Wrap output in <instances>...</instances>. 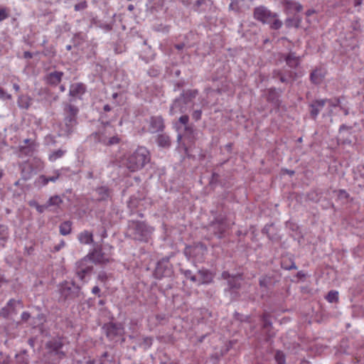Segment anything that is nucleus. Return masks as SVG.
Returning <instances> with one entry per match:
<instances>
[{"label": "nucleus", "instance_id": "63", "mask_svg": "<svg viewBox=\"0 0 364 364\" xmlns=\"http://www.w3.org/2000/svg\"><path fill=\"white\" fill-rule=\"evenodd\" d=\"M15 301L14 300H10L8 303V304L10 306V305H12L13 303H14Z\"/></svg>", "mask_w": 364, "mask_h": 364}, {"label": "nucleus", "instance_id": "42", "mask_svg": "<svg viewBox=\"0 0 364 364\" xmlns=\"http://www.w3.org/2000/svg\"><path fill=\"white\" fill-rule=\"evenodd\" d=\"M87 7V4L85 2H82V3H80V4H77L75 6V11H79V10H82V9H84Z\"/></svg>", "mask_w": 364, "mask_h": 364}, {"label": "nucleus", "instance_id": "30", "mask_svg": "<svg viewBox=\"0 0 364 364\" xmlns=\"http://www.w3.org/2000/svg\"><path fill=\"white\" fill-rule=\"evenodd\" d=\"M30 206L36 208L37 211L40 213H42L44 212L46 209H47L46 205H39L36 200H31L29 202Z\"/></svg>", "mask_w": 364, "mask_h": 364}, {"label": "nucleus", "instance_id": "8", "mask_svg": "<svg viewBox=\"0 0 364 364\" xmlns=\"http://www.w3.org/2000/svg\"><path fill=\"white\" fill-rule=\"evenodd\" d=\"M38 144L35 139H26L18 147L20 156H32L37 149Z\"/></svg>", "mask_w": 364, "mask_h": 364}, {"label": "nucleus", "instance_id": "54", "mask_svg": "<svg viewBox=\"0 0 364 364\" xmlns=\"http://www.w3.org/2000/svg\"><path fill=\"white\" fill-rule=\"evenodd\" d=\"M176 48L178 49V50H181L184 47V44L181 43V44H177L175 46Z\"/></svg>", "mask_w": 364, "mask_h": 364}, {"label": "nucleus", "instance_id": "21", "mask_svg": "<svg viewBox=\"0 0 364 364\" xmlns=\"http://www.w3.org/2000/svg\"><path fill=\"white\" fill-rule=\"evenodd\" d=\"M98 195V199L105 200L109 197V189L106 186H102L96 189Z\"/></svg>", "mask_w": 364, "mask_h": 364}, {"label": "nucleus", "instance_id": "59", "mask_svg": "<svg viewBox=\"0 0 364 364\" xmlns=\"http://www.w3.org/2000/svg\"><path fill=\"white\" fill-rule=\"evenodd\" d=\"M60 90L61 92H64V91L65 90V85H60Z\"/></svg>", "mask_w": 364, "mask_h": 364}, {"label": "nucleus", "instance_id": "64", "mask_svg": "<svg viewBox=\"0 0 364 364\" xmlns=\"http://www.w3.org/2000/svg\"><path fill=\"white\" fill-rule=\"evenodd\" d=\"M71 48H72V47H71V46H70V45H69V46H66V49H67L68 50H71Z\"/></svg>", "mask_w": 364, "mask_h": 364}, {"label": "nucleus", "instance_id": "40", "mask_svg": "<svg viewBox=\"0 0 364 364\" xmlns=\"http://www.w3.org/2000/svg\"><path fill=\"white\" fill-rule=\"evenodd\" d=\"M281 264H282V267L285 269H291L296 268L294 262H291V264H286V262H284V259L282 261Z\"/></svg>", "mask_w": 364, "mask_h": 364}, {"label": "nucleus", "instance_id": "23", "mask_svg": "<svg viewBox=\"0 0 364 364\" xmlns=\"http://www.w3.org/2000/svg\"><path fill=\"white\" fill-rule=\"evenodd\" d=\"M60 232L63 235H68L71 232L72 223L70 221H65L60 225Z\"/></svg>", "mask_w": 364, "mask_h": 364}, {"label": "nucleus", "instance_id": "34", "mask_svg": "<svg viewBox=\"0 0 364 364\" xmlns=\"http://www.w3.org/2000/svg\"><path fill=\"white\" fill-rule=\"evenodd\" d=\"M275 359L278 364H284V362H285L284 355L282 352H280V351L277 352V353L275 355Z\"/></svg>", "mask_w": 364, "mask_h": 364}, {"label": "nucleus", "instance_id": "17", "mask_svg": "<svg viewBox=\"0 0 364 364\" xmlns=\"http://www.w3.org/2000/svg\"><path fill=\"white\" fill-rule=\"evenodd\" d=\"M157 144L162 148H168L171 144L170 137L166 134H159L156 139Z\"/></svg>", "mask_w": 364, "mask_h": 364}, {"label": "nucleus", "instance_id": "57", "mask_svg": "<svg viewBox=\"0 0 364 364\" xmlns=\"http://www.w3.org/2000/svg\"><path fill=\"white\" fill-rule=\"evenodd\" d=\"M127 9H128L129 11H132L134 10V6L132 4H129L128 6Z\"/></svg>", "mask_w": 364, "mask_h": 364}, {"label": "nucleus", "instance_id": "29", "mask_svg": "<svg viewBox=\"0 0 364 364\" xmlns=\"http://www.w3.org/2000/svg\"><path fill=\"white\" fill-rule=\"evenodd\" d=\"M9 17V9L5 6L0 7V22Z\"/></svg>", "mask_w": 364, "mask_h": 364}, {"label": "nucleus", "instance_id": "11", "mask_svg": "<svg viewBox=\"0 0 364 364\" xmlns=\"http://www.w3.org/2000/svg\"><path fill=\"white\" fill-rule=\"evenodd\" d=\"M213 279V274L208 270H200L196 275L191 277V281L197 282L198 284H208Z\"/></svg>", "mask_w": 364, "mask_h": 364}, {"label": "nucleus", "instance_id": "36", "mask_svg": "<svg viewBox=\"0 0 364 364\" xmlns=\"http://www.w3.org/2000/svg\"><path fill=\"white\" fill-rule=\"evenodd\" d=\"M299 21L295 20V19L288 18L286 21V25L288 27H291V26L298 27L299 26Z\"/></svg>", "mask_w": 364, "mask_h": 364}, {"label": "nucleus", "instance_id": "26", "mask_svg": "<svg viewBox=\"0 0 364 364\" xmlns=\"http://www.w3.org/2000/svg\"><path fill=\"white\" fill-rule=\"evenodd\" d=\"M65 153V151L62 149L54 151L49 155L48 159L50 161H55L57 159L63 157Z\"/></svg>", "mask_w": 364, "mask_h": 364}, {"label": "nucleus", "instance_id": "16", "mask_svg": "<svg viewBox=\"0 0 364 364\" xmlns=\"http://www.w3.org/2000/svg\"><path fill=\"white\" fill-rule=\"evenodd\" d=\"M80 243L91 244L93 242V235L88 230L81 232L77 237Z\"/></svg>", "mask_w": 364, "mask_h": 364}, {"label": "nucleus", "instance_id": "37", "mask_svg": "<svg viewBox=\"0 0 364 364\" xmlns=\"http://www.w3.org/2000/svg\"><path fill=\"white\" fill-rule=\"evenodd\" d=\"M0 99L11 100V95L6 92L3 88L0 87Z\"/></svg>", "mask_w": 364, "mask_h": 364}, {"label": "nucleus", "instance_id": "58", "mask_svg": "<svg viewBox=\"0 0 364 364\" xmlns=\"http://www.w3.org/2000/svg\"><path fill=\"white\" fill-rule=\"evenodd\" d=\"M186 276L188 279H191V277H193V275H191V272H186Z\"/></svg>", "mask_w": 364, "mask_h": 364}, {"label": "nucleus", "instance_id": "18", "mask_svg": "<svg viewBox=\"0 0 364 364\" xmlns=\"http://www.w3.org/2000/svg\"><path fill=\"white\" fill-rule=\"evenodd\" d=\"M210 228L212 229L214 231V233L220 237L225 232V227L223 222H215L210 225Z\"/></svg>", "mask_w": 364, "mask_h": 364}, {"label": "nucleus", "instance_id": "51", "mask_svg": "<svg viewBox=\"0 0 364 364\" xmlns=\"http://www.w3.org/2000/svg\"><path fill=\"white\" fill-rule=\"evenodd\" d=\"M363 0H354L353 4L354 6H359L362 4Z\"/></svg>", "mask_w": 364, "mask_h": 364}, {"label": "nucleus", "instance_id": "50", "mask_svg": "<svg viewBox=\"0 0 364 364\" xmlns=\"http://www.w3.org/2000/svg\"><path fill=\"white\" fill-rule=\"evenodd\" d=\"M259 284H260V286H262V287L267 286V279L265 277L260 279Z\"/></svg>", "mask_w": 364, "mask_h": 364}, {"label": "nucleus", "instance_id": "13", "mask_svg": "<svg viewBox=\"0 0 364 364\" xmlns=\"http://www.w3.org/2000/svg\"><path fill=\"white\" fill-rule=\"evenodd\" d=\"M85 91L86 87L83 83H73L70 86L69 95L72 97L80 98Z\"/></svg>", "mask_w": 364, "mask_h": 364}, {"label": "nucleus", "instance_id": "49", "mask_svg": "<svg viewBox=\"0 0 364 364\" xmlns=\"http://www.w3.org/2000/svg\"><path fill=\"white\" fill-rule=\"evenodd\" d=\"M100 289L97 286L94 287L92 289V292L94 294H98L100 293Z\"/></svg>", "mask_w": 364, "mask_h": 364}, {"label": "nucleus", "instance_id": "41", "mask_svg": "<svg viewBox=\"0 0 364 364\" xmlns=\"http://www.w3.org/2000/svg\"><path fill=\"white\" fill-rule=\"evenodd\" d=\"M97 279L99 281H100L102 283H105L106 281L108 279V276L105 272H101L98 274Z\"/></svg>", "mask_w": 364, "mask_h": 364}, {"label": "nucleus", "instance_id": "19", "mask_svg": "<svg viewBox=\"0 0 364 364\" xmlns=\"http://www.w3.org/2000/svg\"><path fill=\"white\" fill-rule=\"evenodd\" d=\"M284 6L289 11H300L302 9L300 4L291 0H284Z\"/></svg>", "mask_w": 364, "mask_h": 364}, {"label": "nucleus", "instance_id": "38", "mask_svg": "<svg viewBox=\"0 0 364 364\" xmlns=\"http://www.w3.org/2000/svg\"><path fill=\"white\" fill-rule=\"evenodd\" d=\"M202 111L200 109L195 110L192 114V117L196 121L199 120L201 118Z\"/></svg>", "mask_w": 364, "mask_h": 364}, {"label": "nucleus", "instance_id": "12", "mask_svg": "<svg viewBox=\"0 0 364 364\" xmlns=\"http://www.w3.org/2000/svg\"><path fill=\"white\" fill-rule=\"evenodd\" d=\"M64 73L61 71L50 72L45 76V81L48 85L57 86L62 80Z\"/></svg>", "mask_w": 364, "mask_h": 364}, {"label": "nucleus", "instance_id": "48", "mask_svg": "<svg viewBox=\"0 0 364 364\" xmlns=\"http://www.w3.org/2000/svg\"><path fill=\"white\" fill-rule=\"evenodd\" d=\"M23 57L25 58L30 59V58H33V54L31 53H30L29 51H26L23 53Z\"/></svg>", "mask_w": 364, "mask_h": 364}, {"label": "nucleus", "instance_id": "20", "mask_svg": "<svg viewBox=\"0 0 364 364\" xmlns=\"http://www.w3.org/2000/svg\"><path fill=\"white\" fill-rule=\"evenodd\" d=\"M299 58L294 53H290L286 58V62L289 67L296 68L299 64Z\"/></svg>", "mask_w": 364, "mask_h": 364}, {"label": "nucleus", "instance_id": "45", "mask_svg": "<svg viewBox=\"0 0 364 364\" xmlns=\"http://www.w3.org/2000/svg\"><path fill=\"white\" fill-rule=\"evenodd\" d=\"M339 196H343L346 198L349 197V194L345 190H339Z\"/></svg>", "mask_w": 364, "mask_h": 364}, {"label": "nucleus", "instance_id": "53", "mask_svg": "<svg viewBox=\"0 0 364 364\" xmlns=\"http://www.w3.org/2000/svg\"><path fill=\"white\" fill-rule=\"evenodd\" d=\"M103 109L105 111V112H109L112 109H111V107L109 105H105L103 107Z\"/></svg>", "mask_w": 364, "mask_h": 364}, {"label": "nucleus", "instance_id": "61", "mask_svg": "<svg viewBox=\"0 0 364 364\" xmlns=\"http://www.w3.org/2000/svg\"><path fill=\"white\" fill-rule=\"evenodd\" d=\"M324 104H325V101L324 100H320V102H319L320 107L323 106Z\"/></svg>", "mask_w": 364, "mask_h": 364}, {"label": "nucleus", "instance_id": "5", "mask_svg": "<svg viewBox=\"0 0 364 364\" xmlns=\"http://www.w3.org/2000/svg\"><path fill=\"white\" fill-rule=\"evenodd\" d=\"M64 126L62 131L66 135H70L74 130L77 124V116L79 112L78 108L71 104H65L64 109Z\"/></svg>", "mask_w": 364, "mask_h": 364}, {"label": "nucleus", "instance_id": "2", "mask_svg": "<svg viewBox=\"0 0 364 364\" xmlns=\"http://www.w3.org/2000/svg\"><path fill=\"white\" fill-rule=\"evenodd\" d=\"M90 139L95 143L107 146L118 144L121 139L115 132V129L109 123H107L97 132L92 133Z\"/></svg>", "mask_w": 364, "mask_h": 364}, {"label": "nucleus", "instance_id": "4", "mask_svg": "<svg viewBox=\"0 0 364 364\" xmlns=\"http://www.w3.org/2000/svg\"><path fill=\"white\" fill-rule=\"evenodd\" d=\"M254 18L264 24L270 25L272 29H279L282 26V21L277 18L276 13L272 12L264 6L255 7L253 11Z\"/></svg>", "mask_w": 364, "mask_h": 364}, {"label": "nucleus", "instance_id": "14", "mask_svg": "<svg viewBox=\"0 0 364 364\" xmlns=\"http://www.w3.org/2000/svg\"><path fill=\"white\" fill-rule=\"evenodd\" d=\"M63 346V342L60 338H55L48 341L46 347L51 351L55 352L57 354L60 353V349Z\"/></svg>", "mask_w": 364, "mask_h": 364}, {"label": "nucleus", "instance_id": "60", "mask_svg": "<svg viewBox=\"0 0 364 364\" xmlns=\"http://www.w3.org/2000/svg\"><path fill=\"white\" fill-rule=\"evenodd\" d=\"M313 13H314V11H310V10H309V11H308L306 12V15L309 16H310V15H311V14H313Z\"/></svg>", "mask_w": 364, "mask_h": 364}, {"label": "nucleus", "instance_id": "28", "mask_svg": "<svg viewBox=\"0 0 364 364\" xmlns=\"http://www.w3.org/2000/svg\"><path fill=\"white\" fill-rule=\"evenodd\" d=\"M278 93L275 89L268 90L267 100L276 103L278 101Z\"/></svg>", "mask_w": 364, "mask_h": 364}, {"label": "nucleus", "instance_id": "56", "mask_svg": "<svg viewBox=\"0 0 364 364\" xmlns=\"http://www.w3.org/2000/svg\"><path fill=\"white\" fill-rule=\"evenodd\" d=\"M229 8H230V9H231V10H235V9H235V4H234V2H233V1H232V2H231V4H230V6H229Z\"/></svg>", "mask_w": 364, "mask_h": 364}, {"label": "nucleus", "instance_id": "32", "mask_svg": "<svg viewBox=\"0 0 364 364\" xmlns=\"http://www.w3.org/2000/svg\"><path fill=\"white\" fill-rule=\"evenodd\" d=\"M182 102H185V99H183V97H180L174 101V102L171 107V114H174L176 112V109L179 107L181 103Z\"/></svg>", "mask_w": 364, "mask_h": 364}, {"label": "nucleus", "instance_id": "24", "mask_svg": "<svg viewBox=\"0 0 364 364\" xmlns=\"http://www.w3.org/2000/svg\"><path fill=\"white\" fill-rule=\"evenodd\" d=\"M18 105L20 108L28 109L31 105V99L27 96H21L18 100Z\"/></svg>", "mask_w": 364, "mask_h": 364}, {"label": "nucleus", "instance_id": "6", "mask_svg": "<svg viewBox=\"0 0 364 364\" xmlns=\"http://www.w3.org/2000/svg\"><path fill=\"white\" fill-rule=\"evenodd\" d=\"M134 238L136 240L148 242L154 229L144 222L133 221L129 225Z\"/></svg>", "mask_w": 364, "mask_h": 364}, {"label": "nucleus", "instance_id": "62", "mask_svg": "<svg viewBox=\"0 0 364 364\" xmlns=\"http://www.w3.org/2000/svg\"><path fill=\"white\" fill-rule=\"evenodd\" d=\"M145 341H146V342H147V343H149V344H151V338H146V339H145Z\"/></svg>", "mask_w": 364, "mask_h": 364}, {"label": "nucleus", "instance_id": "27", "mask_svg": "<svg viewBox=\"0 0 364 364\" xmlns=\"http://www.w3.org/2000/svg\"><path fill=\"white\" fill-rule=\"evenodd\" d=\"M326 299L329 303H333L337 301L338 299V292L337 291H330L326 296Z\"/></svg>", "mask_w": 364, "mask_h": 364}, {"label": "nucleus", "instance_id": "35", "mask_svg": "<svg viewBox=\"0 0 364 364\" xmlns=\"http://www.w3.org/2000/svg\"><path fill=\"white\" fill-rule=\"evenodd\" d=\"M38 183H39L40 185L41 186H46L48 183V178L46 177V176L44 175H41L38 178V181H37Z\"/></svg>", "mask_w": 364, "mask_h": 364}, {"label": "nucleus", "instance_id": "25", "mask_svg": "<svg viewBox=\"0 0 364 364\" xmlns=\"http://www.w3.org/2000/svg\"><path fill=\"white\" fill-rule=\"evenodd\" d=\"M188 121L189 117L188 115H183L179 118V122L186 126V134L191 135L193 133V129L192 127L187 126Z\"/></svg>", "mask_w": 364, "mask_h": 364}, {"label": "nucleus", "instance_id": "43", "mask_svg": "<svg viewBox=\"0 0 364 364\" xmlns=\"http://www.w3.org/2000/svg\"><path fill=\"white\" fill-rule=\"evenodd\" d=\"M317 78H318L317 71L314 70L311 74V81L314 83L316 84L317 83Z\"/></svg>", "mask_w": 364, "mask_h": 364}, {"label": "nucleus", "instance_id": "52", "mask_svg": "<svg viewBox=\"0 0 364 364\" xmlns=\"http://www.w3.org/2000/svg\"><path fill=\"white\" fill-rule=\"evenodd\" d=\"M13 87L16 92H18L20 90V86L17 83H13Z\"/></svg>", "mask_w": 364, "mask_h": 364}, {"label": "nucleus", "instance_id": "31", "mask_svg": "<svg viewBox=\"0 0 364 364\" xmlns=\"http://www.w3.org/2000/svg\"><path fill=\"white\" fill-rule=\"evenodd\" d=\"M274 226L273 224H270V225H266L264 226V228H263L262 230V232L263 233H265L267 235V236L271 239V240H273L274 239V236H272L271 235V232H273L274 230Z\"/></svg>", "mask_w": 364, "mask_h": 364}, {"label": "nucleus", "instance_id": "3", "mask_svg": "<svg viewBox=\"0 0 364 364\" xmlns=\"http://www.w3.org/2000/svg\"><path fill=\"white\" fill-rule=\"evenodd\" d=\"M150 161L149 151L143 146L136 149L134 152L127 156L124 166L132 172L141 169Z\"/></svg>", "mask_w": 364, "mask_h": 364}, {"label": "nucleus", "instance_id": "9", "mask_svg": "<svg viewBox=\"0 0 364 364\" xmlns=\"http://www.w3.org/2000/svg\"><path fill=\"white\" fill-rule=\"evenodd\" d=\"M148 123V132L152 134L162 132L165 128L164 121L161 116L151 117Z\"/></svg>", "mask_w": 364, "mask_h": 364}, {"label": "nucleus", "instance_id": "39", "mask_svg": "<svg viewBox=\"0 0 364 364\" xmlns=\"http://www.w3.org/2000/svg\"><path fill=\"white\" fill-rule=\"evenodd\" d=\"M60 172L59 171H55L54 172V175L50 176V177H48V182H55L60 177Z\"/></svg>", "mask_w": 364, "mask_h": 364}, {"label": "nucleus", "instance_id": "55", "mask_svg": "<svg viewBox=\"0 0 364 364\" xmlns=\"http://www.w3.org/2000/svg\"><path fill=\"white\" fill-rule=\"evenodd\" d=\"M225 148H226V149L228 151H231V150H232V144L230 143V144H226Z\"/></svg>", "mask_w": 364, "mask_h": 364}, {"label": "nucleus", "instance_id": "15", "mask_svg": "<svg viewBox=\"0 0 364 364\" xmlns=\"http://www.w3.org/2000/svg\"><path fill=\"white\" fill-rule=\"evenodd\" d=\"M223 277L228 280V284L231 288L239 287V284H237V282L242 279V276L240 274L230 276L227 272H224L223 273Z\"/></svg>", "mask_w": 364, "mask_h": 364}, {"label": "nucleus", "instance_id": "1", "mask_svg": "<svg viewBox=\"0 0 364 364\" xmlns=\"http://www.w3.org/2000/svg\"><path fill=\"white\" fill-rule=\"evenodd\" d=\"M108 261L104 252H91L85 259L77 263L76 274L83 284L87 283L92 272V262L105 263Z\"/></svg>", "mask_w": 364, "mask_h": 364}, {"label": "nucleus", "instance_id": "47", "mask_svg": "<svg viewBox=\"0 0 364 364\" xmlns=\"http://www.w3.org/2000/svg\"><path fill=\"white\" fill-rule=\"evenodd\" d=\"M30 317V314L28 312H23L21 314V318L24 321H27Z\"/></svg>", "mask_w": 364, "mask_h": 364}, {"label": "nucleus", "instance_id": "44", "mask_svg": "<svg viewBox=\"0 0 364 364\" xmlns=\"http://www.w3.org/2000/svg\"><path fill=\"white\" fill-rule=\"evenodd\" d=\"M264 326L265 328H267L269 325H270V321H269V318L267 315H264L262 318Z\"/></svg>", "mask_w": 364, "mask_h": 364}, {"label": "nucleus", "instance_id": "33", "mask_svg": "<svg viewBox=\"0 0 364 364\" xmlns=\"http://www.w3.org/2000/svg\"><path fill=\"white\" fill-rule=\"evenodd\" d=\"M210 2V0H197L194 4L196 11H200L203 9L202 6L204 4H208Z\"/></svg>", "mask_w": 364, "mask_h": 364}, {"label": "nucleus", "instance_id": "10", "mask_svg": "<svg viewBox=\"0 0 364 364\" xmlns=\"http://www.w3.org/2000/svg\"><path fill=\"white\" fill-rule=\"evenodd\" d=\"M107 336L113 340L117 336H122L124 333V328L120 323H108L104 326Z\"/></svg>", "mask_w": 364, "mask_h": 364}, {"label": "nucleus", "instance_id": "7", "mask_svg": "<svg viewBox=\"0 0 364 364\" xmlns=\"http://www.w3.org/2000/svg\"><path fill=\"white\" fill-rule=\"evenodd\" d=\"M60 293L65 299H74L79 296L80 287L73 282H65L60 285Z\"/></svg>", "mask_w": 364, "mask_h": 364}, {"label": "nucleus", "instance_id": "22", "mask_svg": "<svg viewBox=\"0 0 364 364\" xmlns=\"http://www.w3.org/2000/svg\"><path fill=\"white\" fill-rule=\"evenodd\" d=\"M62 203V198L59 196H54L49 198L46 205L47 206V208L51 206L59 208Z\"/></svg>", "mask_w": 364, "mask_h": 364}, {"label": "nucleus", "instance_id": "46", "mask_svg": "<svg viewBox=\"0 0 364 364\" xmlns=\"http://www.w3.org/2000/svg\"><path fill=\"white\" fill-rule=\"evenodd\" d=\"M198 92L196 90H194V91H188L186 92V95H188L190 96L191 97H195L196 95H197Z\"/></svg>", "mask_w": 364, "mask_h": 364}]
</instances>
